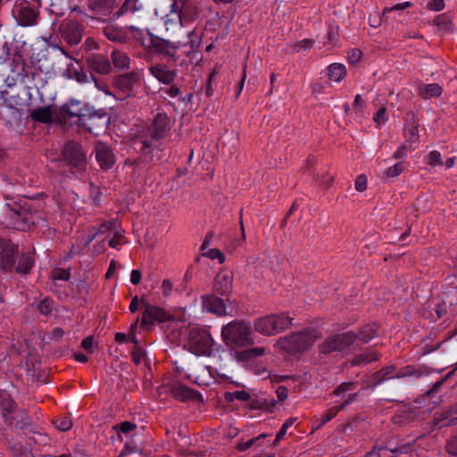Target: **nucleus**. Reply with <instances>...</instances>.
Instances as JSON below:
<instances>
[{"instance_id":"42","label":"nucleus","mask_w":457,"mask_h":457,"mask_svg":"<svg viewBox=\"0 0 457 457\" xmlns=\"http://www.w3.org/2000/svg\"><path fill=\"white\" fill-rule=\"evenodd\" d=\"M137 425L130 421H123L119 427V436L121 438L120 434L132 436L136 434Z\"/></svg>"},{"instance_id":"61","label":"nucleus","mask_w":457,"mask_h":457,"mask_svg":"<svg viewBox=\"0 0 457 457\" xmlns=\"http://www.w3.org/2000/svg\"><path fill=\"white\" fill-rule=\"evenodd\" d=\"M234 396L236 399L239 400V401H242V402H245V401H248L250 399V394L247 393L246 391H236L234 392Z\"/></svg>"},{"instance_id":"12","label":"nucleus","mask_w":457,"mask_h":457,"mask_svg":"<svg viewBox=\"0 0 457 457\" xmlns=\"http://www.w3.org/2000/svg\"><path fill=\"white\" fill-rule=\"evenodd\" d=\"M137 81V76L134 72L116 75V101H123L134 96V87Z\"/></svg>"},{"instance_id":"32","label":"nucleus","mask_w":457,"mask_h":457,"mask_svg":"<svg viewBox=\"0 0 457 457\" xmlns=\"http://www.w3.org/2000/svg\"><path fill=\"white\" fill-rule=\"evenodd\" d=\"M395 368L394 366L386 367L379 371L376 372L373 377L375 379V385L379 384L385 380L397 378V373L395 372Z\"/></svg>"},{"instance_id":"23","label":"nucleus","mask_w":457,"mask_h":457,"mask_svg":"<svg viewBox=\"0 0 457 457\" xmlns=\"http://www.w3.org/2000/svg\"><path fill=\"white\" fill-rule=\"evenodd\" d=\"M12 218L15 220L16 225L21 229L29 228L31 224L34 223L33 216L28 213L25 209L20 208L17 211H13Z\"/></svg>"},{"instance_id":"30","label":"nucleus","mask_w":457,"mask_h":457,"mask_svg":"<svg viewBox=\"0 0 457 457\" xmlns=\"http://www.w3.org/2000/svg\"><path fill=\"white\" fill-rule=\"evenodd\" d=\"M113 1L112 0H102L100 1L98 7H97V12L99 15V19L103 20L104 21L107 20H111V15L112 13L113 10Z\"/></svg>"},{"instance_id":"38","label":"nucleus","mask_w":457,"mask_h":457,"mask_svg":"<svg viewBox=\"0 0 457 457\" xmlns=\"http://www.w3.org/2000/svg\"><path fill=\"white\" fill-rule=\"evenodd\" d=\"M405 166L403 162H399L396 164L387 168L384 172L385 179H394L398 177L403 170Z\"/></svg>"},{"instance_id":"44","label":"nucleus","mask_w":457,"mask_h":457,"mask_svg":"<svg viewBox=\"0 0 457 457\" xmlns=\"http://www.w3.org/2000/svg\"><path fill=\"white\" fill-rule=\"evenodd\" d=\"M426 162L431 166L443 165L441 154L437 151L430 152L426 157Z\"/></svg>"},{"instance_id":"47","label":"nucleus","mask_w":457,"mask_h":457,"mask_svg":"<svg viewBox=\"0 0 457 457\" xmlns=\"http://www.w3.org/2000/svg\"><path fill=\"white\" fill-rule=\"evenodd\" d=\"M204 255L212 260L218 259L220 263H223L225 262V255L217 248L209 249L204 253Z\"/></svg>"},{"instance_id":"18","label":"nucleus","mask_w":457,"mask_h":457,"mask_svg":"<svg viewBox=\"0 0 457 457\" xmlns=\"http://www.w3.org/2000/svg\"><path fill=\"white\" fill-rule=\"evenodd\" d=\"M149 71L159 82L166 85L170 84L176 77V71L170 70L165 64L152 65Z\"/></svg>"},{"instance_id":"4","label":"nucleus","mask_w":457,"mask_h":457,"mask_svg":"<svg viewBox=\"0 0 457 457\" xmlns=\"http://www.w3.org/2000/svg\"><path fill=\"white\" fill-rule=\"evenodd\" d=\"M221 337L228 347H245L254 343L251 325L242 320H234L222 327Z\"/></svg>"},{"instance_id":"28","label":"nucleus","mask_w":457,"mask_h":457,"mask_svg":"<svg viewBox=\"0 0 457 457\" xmlns=\"http://www.w3.org/2000/svg\"><path fill=\"white\" fill-rule=\"evenodd\" d=\"M378 334V326L376 324H368L363 326L358 334H354L355 340L362 343H368Z\"/></svg>"},{"instance_id":"40","label":"nucleus","mask_w":457,"mask_h":457,"mask_svg":"<svg viewBox=\"0 0 457 457\" xmlns=\"http://www.w3.org/2000/svg\"><path fill=\"white\" fill-rule=\"evenodd\" d=\"M267 436H268V434H266V433L261 434L256 437L247 440L246 442H242V443L238 444L237 448V450L244 452L253 445L260 446L259 442L261 440L265 439Z\"/></svg>"},{"instance_id":"60","label":"nucleus","mask_w":457,"mask_h":457,"mask_svg":"<svg viewBox=\"0 0 457 457\" xmlns=\"http://www.w3.org/2000/svg\"><path fill=\"white\" fill-rule=\"evenodd\" d=\"M361 52L359 49H352L348 54V59L352 63H356L360 61Z\"/></svg>"},{"instance_id":"10","label":"nucleus","mask_w":457,"mask_h":457,"mask_svg":"<svg viewBox=\"0 0 457 457\" xmlns=\"http://www.w3.org/2000/svg\"><path fill=\"white\" fill-rule=\"evenodd\" d=\"M12 14L17 22L25 27L36 25L38 18V11L26 1L16 2Z\"/></svg>"},{"instance_id":"52","label":"nucleus","mask_w":457,"mask_h":457,"mask_svg":"<svg viewBox=\"0 0 457 457\" xmlns=\"http://www.w3.org/2000/svg\"><path fill=\"white\" fill-rule=\"evenodd\" d=\"M411 5H412V4L411 2H403V3L397 4L392 7H386L383 10V16H386V14H387L393 11H403V10L411 7Z\"/></svg>"},{"instance_id":"16","label":"nucleus","mask_w":457,"mask_h":457,"mask_svg":"<svg viewBox=\"0 0 457 457\" xmlns=\"http://www.w3.org/2000/svg\"><path fill=\"white\" fill-rule=\"evenodd\" d=\"M203 309L208 312L222 316L226 313V306L222 299L214 295H204L202 298Z\"/></svg>"},{"instance_id":"53","label":"nucleus","mask_w":457,"mask_h":457,"mask_svg":"<svg viewBox=\"0 0 457 457\" xmlns=\"http://www.w3.org/2000/svg\"><path fill=\"white\" fill-rule=\"evenodd\" d=\"M446 451L449 454L457 456V437H450L446 444Z\"/></svg>"},{"instance_id":"33","label":"nucleus","mask_w":457,"mask_h":457,"mask_svg":"<svg viewBox=\"0 0 457 457\" xmlns=\"http://www.w3.org/2000/svg\"><path fill=\"white\" fill-rule=\"evenodd\" d=\"M137 328V320L130 326V328H129L128 334L116 333V342H120V343L132 342L134 344H137V340L136 337Z\"/></svg>"},{"instance_id":"5","label":"nucleus","mask_w":457,"mask_h":457,"mask_svg":"<svg viewBox=\"0 0 457 457\" xmlns=\"http://www.w3.org/2000/svg\"><path fill=\"white\" fill-rule=\"evenodd\" d=\"M292 320L293 319L286 312L270 314L256 319L253 321V328L259 334L270 337L287 329Z\"/></svg>"},{"instance_id":"50","label":"nucleus","mask_w":457,"mask_h":457,"mask_svg":"<svg viewBox=\"0 0 457 457\" xmlns=\"http://www.w3.org/2000/svg\"><path fill=\"white\" fill-rule=\"evenodd\" d=\"M54 424L60 431H68L72 426L71 420L66 417L56 420Z\"/></svg>"},{"instance_id":"37","label":"nucleus","mask_w":457,"mask_h":457,"mask_svg":"<svg viewBox=\"0 0 457 457\" xmlns=\"http://www.w3.org/2000/svg\"><path fill=\"white\" fill-rule=\"evenodd\" d=\"M171 13L177 15L178 18L184 17L186 15L187 3L188 0H172Z\"/></svg>"},{"instance_id":"22","label":"nucleus","mask_w":457,"mask_h":457,"mask_svg":"<svg viewBox=\"0 0 457 457\" xmlns=\"http://www.w3.org/2000/svg\"><path fill=\"white\" fill-rule=\"evenodd\" d=\"M232 277L228 273H219L214 280L213 289L217 294L225 295L231 291Z\"/></svg>"},{"instance_id":"55","label":"nucleus","mask_w":457,"mask_h":457,"mask_svg":"<svg viewBox=\"0 0 457 457\" xmlns=\"http://www.w3.org/2000/svg\"><path fill=\"white\" fill-rule=\"evenodd\" d=\"M428 7L429 10L439 12L445 8V0H431Z\"/></svg>"},{"instance_id":"45","label":"nucleus","mask_w":457,"mask_h":457,"mask_svg":"<svg viewBox=\"0 0 457 457\" xmlns=\"http://www.w3.org/2000/svg\"><path fill=\"white\" fill-rule=\"evenodd\" d=\"M29 445L33 443L34 445H46L49 442V439L46 435L42 433H34L32 436L29 437Z\"/></svg>"},{"instance_id":"57","label":"nucleus","mask_w":457,"mask_h":457,"mask_svg":"<svg viewBox=\"0 0 457 457\" xmlns=\"http://www.w3.org/2000/svg\"><path fill=\"white\" fill-rule=\"evenodd\" d=\"M37 309L42 314L47 315L52 311L51 303L47 300L42 301L39 303Z\"/></svg>"},{"instance_id":"58","label":"nucleus","mask_w":457,"mask_h":457,"mask_svg":"<svg viewBox=\"0 0 457 457\" xmlns=\"http://www.w3.org/2000/svg\"><path fill=\"white\" fill-rule=\"evenodd\" d=\"M82 347L87 352L92 353L94 348V337L89 336L82 340Z\"/></svg>"},{"instance_id":"35","label":"nucleus","mask_w":457,"mask_h":457,"mask_svg":"<svg viewBox=\"0 0 457 457\" xmlns=\"http://www.w3.org/2000/svg\"><path fill=\"white\" fill-rule=\"evenodd\" d=\"M34 264V260L29 253L23 254L20 257L16 270L21 273H27L30 270Z\"/></svg>"},{"instance_id":"8","label":"nucleus","mask_w":457,"mask_h":457,"mask_svg":"<svg viewBox=\"0 0 457 457\" xmlns=\"http://www.w3.org/2000/svg\"><path fill=\"white\" fill-rule=\"evenodd\" d=\"M143 313L141 327L146 330L152 329L155 324L168 321L170 314L163 308L151 304L142 300Z\"/></svg>"},{"instance_id":"39","label":"nucleus","mask_w":457,"mask_h":457,"mask_svg":"<svg viewBox=\"0 0 457 457\" xmlns=\"http://www.w3.org/2000/svg\"><path fill=\"white\" fill-rule=\"evenodd\" d=\"M51 12L56 15H62L66 9H69L68 0H51Z\"/></svg>"},{"instance_id":"49","label":"nucleus","mask_w":457,"mask_h":457,"mask_svg":"<svg viewBox=\"0 0 457 457\" xmlns=\"http://www.w3.org/2000/svg\"><path fill=\"white\" fill-rule=\"evenodd\" d=\"M129 58L123 53L116 52V69L117 68H129Z\"/></svg>"},{"instance_id":"27","label":"nucleus","mask_w":457,"mask_h":457,"mask_svg":"<svg viewBox=\"0 0 457 457\" xmlns=\"http://www.w3.org/2000/svg\"><path fill=\"white\" fill-rule=\"evenodd\" d=\"M129 35H132L137 39L142 40V31L138 29L131 26L126 29H116V42L124 43L129 38Z\"/></svg>"},{"instance_id":"9","label":"nucleus","mask_w":457,"mask_h":457,"mask_svg":"<svg viewBox=\"0 0 457 457\" xmlns=\"http://www.w3.org/2000/svg\"><path fill=\"white\" fill-rule=\"evenodd\" d=\"M355 342V336L353 332L336 334L328 337L319 345L320 353L331 354L342 352Z\"/></svg>"},{"instance_id":"17","label":"nucleus","mask_w":457,"mask_h":457,"mask_svg":"<svg viewBox=\"0 0 457 457\" xmlns=\"http://www.w3.org/2000/svg\"><path fill=\"white\" fill-rule=\"evenodd\" d=\"M96 160L102 169L108 170L113 164V154L110 146L98 143L96 146Z\"/></svg>"},{"instance_id":"31","label":"nucleus","mask_w":457,"mask_h":457,"mask_svg":"<svg viewBox=\"0 0 457 457\" xmlns=\"http://www.w3.org/2000/svg\"><path fill=\"white\" fill-rule=\"evenodd\" d=\"M378 359V355L374 351H368L362 353L358 354L352 360V365H365L373 361Z\"/></svg>"},{"instance_id":"7","label":"nucleus","mask_w":457,"mask_h":457,"mask_svg":"<svg viewBox=\"0 0 457 457\" xmlns=\"http://www.w3.org/2000/svg\"><path fill=\"white\" fill-rule=\"evenodd\" d=\"M87 112L88 110L85 104L79 101L71 100L59 109H55V118L62 126H66L68 120L71 125L79 126Z\"/></svg>"},{"instance_id":"2","label":"nucleus","mask_w":457,"mask_h":457,"mask_svg":"<svg viewBox=\"0 0 457 457\" xmlns=\"http://www.w3.org/2000/svg\"><path fill=\"white\" fill-rule=\"evenodd\" d=\"M169 130V118L166 114L157 113L153 124L147 129L145 136H149L151 140H142V154L139 157V163L144 164L148 169L161 159L160 151L155 149L153 140H159L163 137Z\"/></svg>"},{"instance_id":"43","label":"nucleus","mask_w":457,"mask_h":457,"mask_svg":"<svg viewBox=\"0 0 457 457\" xmlns=\"http://www.w3.org/2000/svg\"><path fill=\"white\" fill-rule=\"evenodd\" d=\"M14 457H33L30 450L28 447H24L20 443H15L12 446Z\"/></svg>"},{"instance_id":"19","label":"nucleus","mask_w":457,"mask_h":457,"mask_svg":"<svg viewBox=\"0 0 457 457\" xmlns=\"http://www.w3.org/2000/svg\"><path fill=\"white\" fill-rule=\"evenodd\" d=\"M14 411V403L11 399V396L6 392L0 393V414L4 420L6 425L11 426L13 422V417L12 416Z\"/></svg>"},{"instance_id":"3","label":"nucleus","mask_w":457,"mask_h":457,"mask_svg":"<svg viewBox=\"0 0 457 457\" xmlns=\"http://www.w3.org/2000/svg\"><path fill=\"white\" fill-rule=\"evenodd\" d=\"M320 337V331L314 328H306L281 337L276 342L275 346L282 352L296 354L308 351Z\"/></svg>"},{"instance_id":"6","label":"nucleus","mask_w":457,"mask_h":457,"mask_svg":"<svg viewBox=\"0 0 457 457\" xmlns=\"http://www.w3.org/2000/svg\"><path fill=\"white\" fill-rule=\"evenodd\" d=\"M188 350L197 356H208L212 352V338L204 328L192 327L187 337Z\"/></svg>"},{"instance_id":"46","label":"nucleus","mask_w":457,"mask_h":457,"mask_svg":"<svg viewBox=\"0 0 457 457\" xmlns=\"http://www.w3.org/2000/svg\"><path fill=\"white\" fill-rule=\"evenodd\" d=\"M373 120L378 124V126H381L387 121L386 107L382 106L378 110L373 117Z\"/></svg>"},{"instance_id":"54","label":"nucleus","mask_w":457,"mask_h":457,"mask_svg":"<svg viewBox=\"0 0 457 457\" xmlns=\"http://www.w3.org/2000/svg\"><path fill=\"white\" fill-rule=\"evenodd\" d=\"M355 189L359 192H363L367 188V178L365 175H359L355 179Z\"/></svg>"},{"instance_id":"62","label":"nucleus","mask_w":457,"mask_h":457,"mask_svg":"<svg viewBox=\"0 0 457 457\" xmlns=\"http://www.w3.org/2000/svg\"><path fill=\"white\" fill-rule=\"evenodd\" d=\"M141 280V272L138 270H133L131 271L130 282L133 285H137Z\"/></svg>"},{"instance_id":"48","label":"nucleus","mask_w":457,"mask_h":457,"mask_svg":"<svg viewBox=\"0 0 457 457\" xmlns=\"http://www.w3.org/2000/svg\"><path fill=\"white\" fill-rule=\"evenodd\" d=\"M52 278L54 280H68L70 278V271L65 269H54L52 271Z\"/></svg>"},{"instance_id":"21","label":"nucleus","mask_w":457,"mask_h":457,"mask_svg":"<svg viewBox=\"0 0 457 457\" xmlns=\"http://www.w3.org/2000/svg\"><path fill=\"white\" fill-rule=\"evenodd\" d=\"M356 395H357V394H350L348 398L345 399L344 401V403H342L339 406H335V407H332L329 410H328L326 413L322 414L320 418L317 419V420H316L317 427L316 428H320V427L325 425L327 422L331 420L334 417L337 416V414L338 413V411L340 410H343L345 407H346L347 405L352 403L355 400Z\"/></svg>"},{"instance_id":"15","label":"nucleus","mask_w":457,"mask_h":457,"mask_svg":"<svg viewBox=\"0 0 457 457\" xmlns=\"http://www.w3.org/2000/svg\"><path fill=\"white\" fill-rule=\"evenodd\" d=\"M62 34L70 45H77L80 42L83 33L81 25L75 21H69L62 26Z\"/></svg>"},{"instance_id":"41","label":"nucleus","mask_w":457,"mask_h":457,"mask_svg":"<svg viewBox=\"0 0 457 457\" xmlns=\"http://www.w3.org/2000/svg\"><path fill=\"white\" fill-rule=\"evenodd\" d=\"M354 389V384L353 383H351V382H345V383H342L341 385H339L332 393L333 395L335 396H340L342 398H345L346 397V399L348 398V395H346V393L349 392V391H352Z\"/></svg>"},{"instance_id":"36","label":"nucleus","mask_w":457,"mask_h":457,"mask_svg":"<svg viewBox=\"0 0 457 457\" xmlns=\"http://www.w3.org/2000/svg\"><path fill=\"white\" fill-rule=\"evenodd\" d=\"M404 135L409 142H417L419 140L418 125L414 121L407 123L404 129Z\"/></svg>"},{"instance_id":"64","label":"nucleus","mask_w":457,"mask_h":457,"mask_svg":"<svg viewBox=\"0 0 457 457\" xmlns=\"http://www.w3.org/2000/svg\"><path fill=\"white\" fill-rule=\"evenodd\" d=\"M132 358L135 363L138 364L144 358V353L140 349H135L132 352Z\"/></svg>"},{"instance_id":"63","label":"nucleus","mask_w":457,"mask_h":457,"mask_svg":"<svg viewBox=\"0 0 457 457\" xmlns=\"http://www.w3.org/2000/svg\"><path fill=\"white\" fill-rule=\"evenodd\" d=\"M277 395H278V398L280 401L286 400L287 398V396H288L287 388L285 387V386H278V389H277Z\"/></svg>"},{"instance_id":"1","label":"nucleus","mask_w":457,"mask_h":457,"mask_svg":"<svg viewBox=\"0 0 457 457\" xmlns=\"http://www.w3.org/2000/svg\"><path fill=\"white\" fill-rule=\"evenodd\" d=\"M179 19V35L175 36L173 40L163 39L157 36H154L149 32L146 33V36L142 38V46L146 48H152L154 52L162 54L164 56L173 58L180 47L191 46L193 48L194 39L192 37L194 36L192 30H185L183 29V20L184 17L178 18Z\"/></svg>"},{"instance_id":"13","label":"nucleus","mask_w":457,"mask_h":457,"mask_svg":"<svg viewBox=\"0 0 457 457\" xmlns=\"http://www.w3.org/2000/svg\"><path fill=\"white\" fill-rule=\"evenodd\" d=\"M109 120L110 118H107L105 115L87 112L85 120H82L79 127L85 128L89 132L97 136L101 132L105 131Z\"/></svg>"},{"instance_id":"20","label":"nucleus","mask_w":457,"mask_h":457,"mask_svg":"<svg viewBox=\"0 0 457 457\" xmlns=\"http://www.w3.org/2000/svg\"><path fill=\"white\" fill-rule=\"evenodd\" d=\"M87 63L90 69L101 75L111 71L112 66L107 58L101 54H93L87 58Z\"/></svg>"},{"instance_id":"34","label":"nucleus","mask_w":457,"mask_h":457,"mask_svg":"<svg viewBox=\"0 0 457 457\" xmlns=\"http://www.w3.org/2000/svg\"><path fill=\"white\" fill-rule=\"evenodd\" d=\"M264 347H253L238 353V358L243 361H249L262 356L265 353Z\"/></svg>"},{"instance_id":"25","label":"nucleus","mask_w":457,"mask_h":457,"mask_svg":"<svg viewBox=\"0 0 457 457\" xmlns=\"http://www.w3.org/2000/svg\"><path fill=\"white\" fill-rule=\"evenodd\" d=\"M443 88L439 84H421L419 86V94L424 99L438 97L441 96Z\"/></svg>"},{"instance_id":"14","label":"nucleus","mask_w":457,"mask_h":457,"mask_svg":"<svg viewBox=\"0 0 457 457\" xmlns=\"http://www.w3.org/2000/svg\"><path fill=\"white\" fill-rule=\"evenodd\" d=\"M17 246L10 241L0 239V265L3 270H8L14 266V253Z\"/></svg>"},{"instance_id":"56","label":"nucleus","mask_w":457,"mask_h":457,"mask_svg":"<svg viewBox=\"0 0 457 457\" xmlns=\"http://www.w3.org/2000/svg\"><path fill=\"white\" fill-rule=\"evenodd\" d=\"M412 375H415L417 377H420L421 375V372L420 371H418V370H414L411 367H407L405 368L404 370H400L399 372H397V375L396 377L397 378H402V377H406V376H412Z\"/></svg>"},{"instance_id":"29","label":"nucleus","mask_w":457,"mask_h":457,"mask_svg":"<svg viewBox=\"0 0 457 457\" xmlns=\"http://www.w3.org/2000/svg\"><path fill=\"white\" fill-rule=\"evenodd\" d=\"M10 70L17 77H24L25 63L23 62L22 56L18 53H15L12 57L10 62Z\"/></svg>"},{"instance_id":"51","label":"nucleus","mask_w":457,"mask_h":457,"mask_svg":"<svg viewBox=\"0 0 457 457\" xmlns=\"http://www.w3.org/2000/svg\"><path fill=\"white\" fill-rule=\"evenodd\" d=\"M135 11L136 8L134 6L133 0H126L120 8V10L118 11V12H116V16H120L129 12H134Z\"/></svg>"},{"instance_id":"26","label":"nucleus","mask_w":457,"mask_h":457,"mask_svg":"<svg viewBox=\"0 0 457 457\" xmlns=\"http://www.w3.org/2000/svg\"><path fill=\"white\" fill-rule=\"evenodd\" d=\"M327 75L330 81L339 83L346 75V69L341 63H332L327 68Z\"/></svg>"},{"instance_id":"24","label":"nucleus","mask_w":457,"mask_h":457,"mask_svg":"<svg viewBox=\"0 0 457 457\" xmlns=\"http://www.w3.org/2000/svg\"><path fill=\"white\" fill-rule=\"evenodd\" d=\"M54 116L55 117V110L53 112L50 106L36 108L30 113L32 120L43 123L51 122Z\"/></svg>"},{"instance_id":"59","label":"nucleus","mask_w":457,"mask_h":457,"mask_svg":"<svg viewBox=\"0 0 457 457\" xmlns=\"http://www.w3.org/2000/svg\"><path fill=\"white\" fill-rule=\"evenodd\" d=\"M161 290L163 295L168 296L172 290V283L170 279H164L161 286Z\"/></svg>"},{"instance_id":"11","label":"nucleus","mask_w":457,"mask_h":457,"mask_svg":"<svg viewBox=\"0 0 457 457\" xmlns=\"http://www.w3.org/2000/svg\"><path fill=\"white\" fill-rule=\"evenodd\" d=\"M63 160L78 170H81L86 165V154L81 146L75 142H68L62 149Z\"/></svg>"}]
</instances>
